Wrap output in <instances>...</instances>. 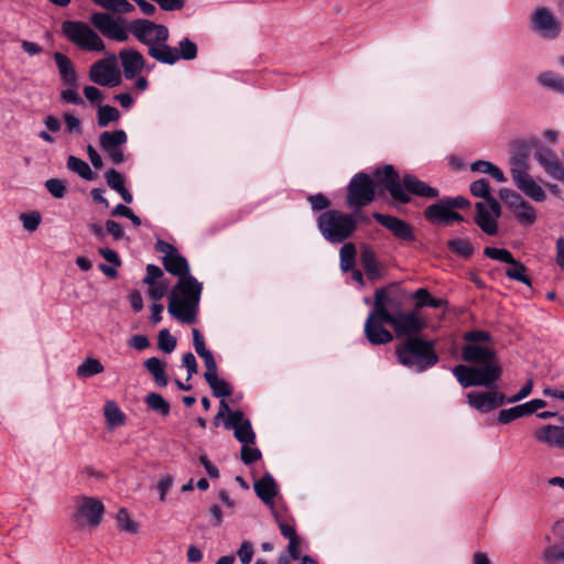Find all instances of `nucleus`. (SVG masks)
Returning <instances> with one entry per match:
<instances>
[{
	"instance_id": "50",
	"label": "nucleus",
	"mask_w": 564,
	"mask_h": 564,
	"mask_svg": "<svg viewBox=\"0 0 564 564\" xmlns=\"http://www.w3.org/2000/svg\"><path fill=\"white\" fill-rule=\"evenodd\" d=\"M23 228L30 232L35 231L41 224V215L36 212L22 213L20 215Z\"/></svg>"
},
{
	"instance_id": "11",
	"label": "nucleus",
	"mask_w": 564,
	"mask_h": 564,
	"mask_svg": "<svg viewBox=\"0 0 564 564\" xmlns=\"http://www.w3.org/2000/svg\"><path fill=\"white\" fill-rule=\"evenodd\" d=\"M375 181L366 173H357L349 182L347 205L354 208H361L369 205L376 196V185H381L377 182L376 173L373 174Z\"/></svg>"
},
{
	"instance_id": "49",
	"label": "nucleus",
	"mask_w": 564,
	"mask_h": 564,
	"mask_svg": "<svg viewBox=\"0 0 564 564\" xmlns=\"http://www.w3.org/2000/svg\"><path fill=\"white\" fill-rule=\"evenodd\" d=\"M542 558L546 563H556L564 561V549L560 545L553 544L544 549Z\"/></svg>"
},
{
	"instance_id": "60",
	"label": "nucleus",
	"mask_w": 564,
	"mask_h": 564,
	"mask_svg": "<svg viewBox=\"0 0 564 564\" xmlns=\"http://www.w3.org/2000/svg\"><path fill=\"white\" fill-rule=\"evenodd\" d=\"M173 482H174V478L171 475L163 476L161 478V480L158 482L156 488L159 490L161 501H165L166 495L170 491V489L172 488Z\"/></svg>"
},
{
	"instance_id": "13",
	"label": "nucleus",
	"mask_w": 564,
	"mask_h": 564,
	"mask_svg": "<svg viewBox=\"0 0 564 564\" xmlns=\"http://www.w3.org/2000/svg\"><path fill=\"white\" fill-rule=\"evenodd\" d=\"M388 324H390L398 337L412 336L421 332L424 327V321L419 316L415 311L402 312L393 310V300L390 297L388 303Z\"/></svg>"
},
{
	"instance_id": "24",
	"label": "nucleus",
	"mask_w": 564,
	"mask_h": 564,
	"mask_svg": "<svg viewBox=\"0 0 564 564\" xmlns=\"http://www.w3.org/2000/svg\"><path fill=\"white\" fill-rule=\"evenodd\" d=\"M564 422V416L561 419ZM539 442L564 448V425H546L534 433Z\"/></svg>"
},
{
	"instance_id": "34",
	"label": "nucleus",
	"mask_w": 564,
	"mask_h": 564,
	"mask_svg": "<svg viewBox=\"0 0 564 564\" xmlns=\"http://www.w3.org/2000/svg\"><path fill=\"white\" fill-rule=\"evenodd\" d=\"M144 367L153 376L154 381L160 387L167 384V378L165 375L164 366L162 361L156 357H151L144 361Z\"/></svg>"
},
{
	"instance_id": "21",
	"label": "nucleus",
	"mask_w": 564,
	"mask_h": 564,
	"mask_svg": "<svg viewBox=\"0 0 564 564\" xmlns=\"http://www.w3.org/2000/svg\"><path fill=\"white\" fill-rule=\"evenodd\" d=\"M373 218L386 227L391 234L403 241H413L415 239L412 227L404 220L380 213H373Z\"/></svg>"
},
{
	"instance_id": "25",
	"label": "nucleus",
	"mask_w": 564,
	"mask_h": 564,
	"mask_svg": "<svg viewBox=\"0 0 564 564\" xmlns=\"http://www.w3.org/2000/svg\"><path fill=\"white\" fill-rule=\"evenodd\" d=\"M451 207L445 199H441L436 204L430 205L424 210L425 218L435 225H448Z\"/></svg>"
},
{
	"instance_id": "42",
	"label": "nucleus",
	"mask_w": 564,
	"mask_h": 564,
	"mask_svg": "<svg viewBox=\"0 0 564 564\" xmlns=\"http://www.w3.org/2000/svg\"><path fill=\"white\" fill-rule=\"evenodd\" d=\"M448 248L451 249V251L463 258H468L473 253V248L469 241L462 238H455L449 240Z\"/></svg>"
},
{
	"instance_id": "46",
	"label": "nucleus",
	"mask_w": 564,
	"mask_h": 564,
	"mask_svg": "<svg viewBox=\"0 0 564 564\" xmlns=\"http://www.w3.org/2000/svg\"><path fill=\"white\" fill-rule=\"evenodd\" d=\"M158 346L162 351L171 354L176 347V339L167 329H162L158 336Z\"/></svg>"
},
{
	"instance_id": "53",
	"label": "nucleus",
	"mask_w": 564,
	"mask_h": 564,
	"mask_svg": "<svg viewBox=\"0 0 564 564\" xmlns=\"http://www.w3.org/2000/svg\"><path fill=\"white\" fill-rule=\"evenodd\" d=\"M253 544L250 541H243L237 551L241 564H249L253 557Z\"/></svg>"
},
{
	"instance_id": "8",
	"label": "nucleus",
	"mask_w": 564,
	"mask_h": 564,
	"mask_svg": "<svg viewBox=\"0 0 564 564\" xmlns=\"http://www.w3.org/2000/svg\"><path fill=\"white\" fill-rule=\"evenodd\" d=\"M62 29L66 37L80 50L89 52L105 50L104 41L87 23L66 21Z\"/></svg>"
},
{
	"instance_id": "59",
	"label": "nucleus",
	"mask_w": 564,
	"mask_h": 564,
	"mask_svg": "<svg viewBox=\"0 0 564 564\" xmlns=\"http://www.w3.org/2000/svg\"><path fill=\"white\" fill-rule=\"evenodd\" d=\"M199 357L204 360V364H205V367H206V371L204 373V377L208 378V377H212V376L216 375L217 373V364H216V361L214 359L213 354L208 350L205 354H200Z\"/></svg>"
},
{
	"instance_id": "40",
	"label": "nucleus",
	"mask_w": 564,
	"mask_h": 564,
	"mask_svg": "<svg viewBox=\"0 0 564 564\" xmlns=\"http://www.w3.org/2000/svg\"><path fill=\"white\" fill-rule=\"evenodd\" d=\"M105 416H106L107 423L111 427L121 425L123 423V421H124V417H123V414H122L121 410L112 401H109V402L106 403V405H105Z\"/></svg>"
},
{
	"instance_id": "27",
	"label": "nucleus",
	"mask_w": 564,
	"mask_h": 564,
	"mask_svg": "<svg viewBox=\"0 0 564 564\" xmlns=\"http://www.w3.org/2000/svg\"><path fill=\"white\" fill-rule=\"evenodd\" d=\"M54 59L63 83L67 85H76L78 77L73 62L59 52L54 53Z\"/></svg>"
},
{
	"instance_id": "15",
	"label": "nucleus",
	"mask_w": 564,
	"mask_h": 564,
	"mask_svg": "<svg viewBox=\"0 0 564 564\" xmlns=\"http://www.w3.org/2000/svg\"><path fill=\"white\" fill-rule=\"evenodd\" d=\"M89 79L96 85L116 87L121 84L122 75L116 55L95 62L89 68Z\"/></svg>"
},
{
	"instance_id": "10",
	"label": "nucleus",
	"mask_w": 564,
	"mask_h": 564,
	"mask_svg": "<svg viewBox=\"0 0 564 564\" xmlns=\"http://www.w3.org/2000/svg\"><path fill=\"white\" fill-rule=\"evenodd\" d=\"M530 30L546 41L556 40L562 32V24L554 12L544 6L536 7L529 18Z\"/></svg>"
},
{
	"instance_id": "64",
	"label": "nucleus",
	"mask_w": 564,
	"mask_h": 564,
	"mask_svg": "<svg viewBox=\"0 0 564 564\" xmlns=\"http://www.w3.org/2000/svg\"><path fill=\"white\" fill-rule=\"evenodd\" d=\"M105 230L112 236L115 240H120L124 237V231L121 226L115 220H107L105 223Z\"/></svg>"
},
{
	"instance_id": "14",
	"label": "nucleus",
	"mask_w": 564,
	"mask_h": 564,
	"mask_svg": "<svg viewBox=\"0 0 564 564\" xmlns=\"http://www.w3.org/2000/svg\"><path fill=\"white\" fill-rule=\"evenodd\" d=\"M499 196L521 226L530 227L536 221L538 214L535 208L519 193L510 188H501Z\"/></svg>"
},
{
	"instance_id": "41",
	"label": "nucleus",
	"mask_w": 564,
	"mask_h": 564,
	"mask_svg": "<svg viewBox=\"0 0 564 564\" xmlns=\"http://www.w3.org/2000/svg\"><path fill=\"white\" fill-rule=\"evenodd\" d=\"M506 274L509 279L530 284V279L527 276V268L516 259L510 263Z\"/></svg>"
},
{
	"instance_id": "36",
	"label": "nucleus",
	"mask_w": 564,
	"mask_h": 564,
	"mask_svg": "<svg viewBox=\"0 0 564 564\" xmlns=\"http://www.w3.org/2000/svg\"><path fill=\"white\" fill-rule=\"evenodd\" d=\"M118 529L120 531L135 534L139 530V524L131 518L130 513L126 508L118 510L116 516Z\"/></svg>"
},
{
	"instance_id": "18",
	"label": "nucleus",
	"mask_w": 564,
	"mask_h": 564,
	"mask_svg": "<svg viewBox=\"0 0 564 564\" xmlns=\"http://www.w3.org/2000/svg\"><path fill=\"white\" fill-rule=\"evenodd\" d=\"M93 24L107 37L123 42L129 39L123 22L107 13H96L91 17Z\"/></svg>"
},
{
	"instance_id": "28",
	"label": "nucleus",
	"mask_w": 564,
	"mask_h": 564,
	"mask_svg": "<svg viewBox=\"0 0 564 564\" xmlns=\"http://www.w3.org/2000/svg\"><path fill=\"white\" fill-rule=\"evenodd\" d=\"M254 490L259 498L265 503H272L276 496V484L270 474H265L254 482Z\"/></svg>"
},
{
	"instance_id": "37",
	"label": "nucleus",
	"mask_w": 564,
	"mask_h": 564,
	"mask_svg": "<svg viewBox=\"0 0 564 564\" xmlns=\"http://www.w3.org/2000/svg\"><path fill=\"white\" fill-rule=\"evenodd\" d=\"M205 380L213 390L214 395L217 398L229 397L232 393L230 384L227 381L219 379L217 373L205 378Z\"/></svg>"
},
{
	"instance_id": "58",
	"label": "nucleus",
	"mask_w": 564,
	"mask_h": 564,
	"mask_svg": "<svg viewBox=\"0 0 564 564\" xmlns=\"http://www.w3.org/2000/svg\"><path fill=\"white\" fill-rule=\"evenodd\" d=\"M307 199L315 212L326 209L330 205L329 199L323 194L311 195Z\"/></svg>"
},
{
	"instance_id": "29",
	"label": "nucleus",
	"mask_w": 564,
	"mask_h": 564,
	"mask_svg": "<svg viewBox=\"0 0 564 564\" xmlns=\"http://www.w3.org/2000/svg\"><path fill=\"white\" fill-rule=\"evenodd\" d=\"M470 170L476 173L488 174L495 178L498 183L507 182V177L503 172L495 164L489 161L479 160L470 165Z\"/></svg>"
},
{
	"instance_id": "54",
	"label": "nucleus",
	"mask_w": 564,
	"mask_h": 564,
	"mask_svg": "<svg viewBox=\"0 0 564 564\" xmlns=\"http://www.w3.org/2000/svg\"><path fill=\"white\" fill-rule=\"evenodd\" d=\"M529 173L528 172V161L525 156H512L510 159V173L512 181L514 182V173Z\"/></svg>"
},
{
	"instance_id": "52",
	"label": "nucleus",
	"mask_w": 564,
	"mask_h": 564,
	"mask_svg": "<svg viewBox=\"0 0 564 564\" xmlns=\"http://www.w3.org/2000/svg\"><path fill=\"white\" fill-rule=\"evenodd\" d=\"M147 285L149 286L148 294L154 301L161 300L165 295V293L169 289V283H166L164 281H160V282H155V283L147 284Z\"/></svg>"
},
{
	"instance_id": "32",
	"label": "nucleus",
	"mask_w": 564,
	"mask_h": 564,
	"mask_svg": "<svg viewBox=\"0 0 564 564\" xmlns=\"http://www.w3.org/2000/svg\"><path fill=\"white\" fill-rule=\"evenodd\" d=\"M121 115L116 107L99 105L97 108V124L100 128L108 127L111 122L119 121Z\"/></svg>"
},
{
	"instance_id": "26",
	"label": "nucleus",
	"mask_w": 564,
	"mask_h": 564,
	"mask_svg": "<svg viewBox=\"0 0 564 564\" xmlns=\"http://www.w3.org/2000/svg\"><path fill=\"white\" fill-rule=\"evenodd\" d=\"M360 262L370 280H377L381 276V268L377 261L376 252L369 246L364 245L361 247Z\"/></svg>"
},
{
	"instance_id": "16",
	"label": "nucleus",
	"mask_w": 564,
	"mask_h": 564,
	"mask_svg": "<svg viewBox=\"0 0 564 564\" xmlns=\"http://www.w3.org/2000/svg\"><path fill=\"white\" fill-rule=\"evenodd\" d=\"M477 215L475 223L479 228L489 236L498 232V219L501 215V208L495 197L489 200H481L476 204Z\"/></svg>"
},
{
	"instance_id": "17",
	"label": "nucleus",
	"mask_w": 564,
	"mask_h": 564,
	"mask_svg": "<svg viewBox=\"0 0 564 564\" xmlns=\"http://www.w3.org/2000/svg\"><path fill=\"white\" fill-rule=\"evenodd\" d=\"M127 140V133L121 129L104 131L99 134L100 148L115 164H121L124 161L121 145L126 144Z\"/></svg>"
},
{
	"instance_id": "45",
	"label": "nucleus",
	"mask_w": 564,
	"mask_h": 564,
	"mask_svg": "<svg viewBox=\"0 0 564 564\" xmlns=\"http://www.w3.org/2000/svg\"><path fill=\"white\" fill-rule=\"evenodd\" d=\"M484 253L488 258H490V259H494V260H497V261H500V262H505V263H508V264H510L514 260V258L511 254V252L509 250H507V249H499V248H495V247H487V248H485Z\"/></svg>"
},
{
	"instance_id": "57",
	"label": "nucleus",
	"mask_w": 564,
	"mask_h": 564,
	"mask_svg": "<svg viewBox=\"0 0 564 564\" xmlns=\"http://www.w3.org/2000/svg\"><path fill=\"white\" fill-rule=\"evenodd\" d=\"M59 97H61V100L65 104L77 105V106L84 104V100L80 97V95L77 93V90H75L73 88L63 89L61 91Z\"/></svg>"
},
{
	"instance_id": "38",
	"label": "nucleus",
	"mask_w": 564,
	"mask_h": 564,
	"mask_svg": "<svg viewBox=\"0 0 564 564\" xmlns=\"http://www.w3.org/2000/svg\"><path fill=\"white\" fill-rule=\"evenodd\" d=\"M538 82L544 87H549L564 94V78L553 72L540 74L538 76Z\"/></svg>"
},
{
	"instance_id": "33",
	"label": "nucleus",
	"mask_w": 564,
	"mask_h": 564,
	"mask_svg": "<svg viewBox=\"0 0 564 564\" xmlns=\"http://www.w3.org/2000/svg\"><path fill=\"white\" fill-rule=\"evenodd\" d=\"M67 169L69 171H72L73 173H76L77 175H79L82 178H84L86 181H91L95 178V174L91 171L88 163L77 156H74V155L68 156Z\"/></svg>"
},
{
	"instance_id": "23",
	"label": "nucleus",
	"mask_w": 564,
	"mask_h": 564,
	"mask_svg": "<svg viewBox=\"0 0 564 564\" xmlns=\"http://www.w3.org/2000/svg\"><path fill=\"white\" fill-rule=\"evenodd\" d=\"M513 183L528 198L536 203H542L547 197L545 189L530 173L516 172Z\"/></svg>"
},
{
	"instance_id": "3",
	"label": "nucleus",
	"mask_w": 564,
	"mask_h": 564,
	"mask_svg": "<svg viewBox=\"0 0 564 564\" xmlns=\"http://www.w3.org/2000/svg\"><path fill=\"white\" fill-rule=\"evenodd\" d=\"M377 182L383 184L386 189L397 203L406 204L411 195L423 198H435L438 191L411 174H404L401 178L392 165H386L376 170Z\"/></svg>"
},
{
	"instance_id": "44",
	"label": "nucleus",
	"mask_w": 564,
	"mask_h": 564,
	"mask_svg": "<svg viewBox=\"0 0 564 564\" xmlns=\"http://www.w3.org/2000/svg\"><path fill=\"white\" fill-rule=\"evenodd\" d=\"M64 123H65V132L72 135H82L83 128L82 122L78 117L70 112H65L63 115Z\"/></svg>"
},
{
	"instance_id": "1",
	"label": "nucleus",
	"mask_w": 564,
	"mask_h": 564,
	"mask_svg": "<svg viewBox=\"0 0 564 564\" xmlns=\"http://www.w3.org/2000/svg\"><path fill=\"white\" fill-rule=\"evenodd\" d=\"M163 264L167 272L178 276V282L169 296L167 312L182 323L194 322L202 284L189 274L187 260L178 251L163 257Z\"/></svg>"
},
{
	"instance_id": "22",
	"label": "nucleus",
	"mask_w": 564,
	"mask_h": 564,
	"mask_svg": "<svg viewBox=\"0 0 564 564\" xmlns=\"http://www.w3.org/2000/svg\"><path fill=\"white\" fill-rule=\"evenodd\" d=\"M119 59L121 62L123 76L126 79L137 77L145 65L143 55L132 47L123 48L119 52Z\"/></svg>"
},
{
	"instance_id": "2",
	"label": "nucleus",
	"mask_w": 564,
	"mask_h": 564,
	"mask_svg": "<svg viewBox=\"0 0 564 564\" xmlns=\"http://www.w3.org/2000/svg\"><path fill=\"white\" fill-rule=\"evenodd\" d=\"M463 359L474 366L458 365L452 370L463 388H492L502 375V366L492 345L466 344L462 349Z\"/></svg>"
},
{
	"instance_id": "5",
	"label": "nucleus",
	"mask_w": 564,
	"mask_h": 564,
	"mask_svg": "<svg viewBox=\"0 0 564 564\" xmlns=\"http://www.w3.org/2000/svg\"><path fill=\"white\" fill-rule=\"evenodd\" d=\"M357 218L368 221L356 210L346 214L336 209L322 213L317 218V227L322 236L330 243H341L352 236L357 229Z\"/></svg>"
},
{
	"instance_id": "7",
	"label": "nucleus",
	"mask_w": 564,
	"mask_h": 564,
	"mask_svg": "<svg viewBox=\"0 0 564 564\" xmlns=\"http://www.w3.org/2000/svg\"><path fill=\"white\" fill-rule=\"evenodd\" d=\"M390 295L384 289L375 293L373 310L368 314L365 323V335L372 345L388 344L393 339L392 334L382 324H388V303Z\"/></svg>"
},
{
	"instance_id": "35",
	"label": "nucleus",
	"mask_w": 564,
	"mask_h": 564,
	"mask_svg": "<svg viewBox=\"0 0 564 564\" xmlns=\"http://www.w3.org/2000/svg\"><path fill=\"white\" fill-rule=\"evenodd\" d=\"M356 246L352 242H347L340 248V269L344 272H348L354 269L356 263Z\"/></svg>"
},
{
	"instance_id": "56",
	"label": "nucleus",
	"mask_w": 564,
	"mask_h": 564,
	"mask_svg": "<svg viewBox=\"0 0 564 564\" xmlns=\"http://www.w3.org/2000/svg\"><path fill=\"white\" fill-rule=\"evenodd\" d=\"M249 445L250 444H243L241 449V459L247 465L254 463L261 457L260 451Z\"/></svg>"
},
{
	"instance_id": "43",
	"label": "nucleus",
	"mask_w": 564,
	"mask_h": 564,
	"mask_svg": "<svg viewBox=\"0 0 564 564\" xmlns=\"http://www.w3.org/2000/svg\"><path fill=\"white\" fill-rule=\"evenodd\" d=\"M470 193L475 197L482 198V200H489L491 195L489 182L486 178H479L470 184Z\"/></svg>"
},
{
	"instance_id": "47",
	"label": "nucleus",
	"mask_w": 564,
	"mask_h": 564,
	"mask_svg": "<svg viewBox=\"0 0 564 564\" xmlns=\"http://www.w3.org/2000/svg\"><path fill=\"white\" fill-rule=\"evenodd\" d=\"M45 188L55 198H63L66 194V183L59 178L47 180Z\"/></svg>"
},
{
	"instance_id": "19",
	"label": "nucleus",
	"mask_w": 564,
	"mask_h": 564,
	"mask_svg": "<svg viewBox=\"0 0 564 564\" xmlns=\"http://www.w3.org/2000/svg\"><path fill=\"white\" fill-rule=\"evenodd\" d=\"M475 391L467 394L468 404L480 413H488L506 403V398L502 393L491 390Z\"/></svg>"
},
{
	"instance_id": "48",
	"label": "nucleus",
	"mask_w": 564,
	"mask_h": 564,
	"mask_svg": "<svg viewBox=\"0 0 564 564\" xmlns=\"http://www.w3.org/2000/svg\"><path fill=\"white\" fill-rule=\"evenodd\" d=\"M415 300L417 302V306L441 307L443 304L442 300L432 297L425 289H419L415 292Z\"/></svg>"
},
{
	"instance_id": "39",
	"label": "nucleus",
	"mask_w": 564,
	"mask_h": 564,
	"mask_svg": "<svg viewBox=\"0 0 564 564\" xmlns=\"http://www.w3.org/2000/svg\"><path fill=\"white\" fill-rule=\"evenodd\" d=\"M145 403L151 410L162 415H167L170 412V404L159 393H149L145 398Z\"/></svg>"
},
{
	"instance_id": "51",
	"label": "nucleus",
	"mask_w": 564,
	"mask_h": 564,
	"mask_svg": "<svg viewBox=\"0 0 564 564\" xmlns=\"http://www.w3.org/2000/svg\"><path fill=\"white\" fill-rule=\"evenodd\" d=\"M105 178L107 181L108 186L118 192L123 188V177L117 172L115 169H110L105 173Z\"/></svg>"
},
{
	"instance_id": "9",
	"label": "nucleus",
	"mask_w": 564,
	"mask_h": 564,
	"mask_svg": "<svg viewBox=\"0 0 564 564\" xmlns=\"http://www.w3.org/2000/svg\"><path fill=\"white\" fill-rule=\"evenodd\" d=\"M105 507L102 502L94 497L78 496L74 500L72 519L80 528H96L100 524Z\"/></svg>"
},
{
	"instance_id": "62",
	"label": "nucleus",
	"mask_w": 564,
	"mask_h": 564,
	"mask_svg": "<svg viewBox=\"0 0 564 564\" xmlns=\"http://www.w3.org/2000/svg\"><path fill=\"white\" fill-rule=\"evenodd\" d=\"M163 271L161 268L154 264H148L147 267V275L143 279L144 284H152L155 282H160V278H162Z\"/></svg>"
},
{
	"instance_id": "55",
	"label": "nucleus",
	"mask_w": 564,
	"mask_h": 564,
	"mask_svg": "<svg viewBox=\"0 0 564 564\" xmlns=\"http://www.w3.org/2000/svg\"><path fill=\"white\" fill-rule=\"evenodd\" d=\"M464 338L467 341V344H469V343H481L482 345H491L489 343V340H490L489 333L484 332V330L468 332V333L465 334Z\"/></svg>"
},
{
	"instance_id": "63",
	"label": "nucleus",
	"mask_w": 564,
	"mask_h": 564,
	"mask_svg": "<svg viewBox=\"0 0 564 564\" xmlns=\"http://www.w3.org/2000/svg\"><path fill=\"white\" fill-rule=\"evenodd\" d=\"M533 380L529 379L527 383L518 391L517 394L506 399V403H516L525 399L532 391Z\"/></svg>"
},
{
	"instance_id": "4",
	"label": "nucleus",
	"mask_w": 564,
	"mask_h": 564,
	"mask_svg": "<svg viewBox=\"0 0 564 564\" xmlns=\"http://www.w3.org/2000/svg\"><path fill=\"white\" fill-rule=\"evenodd\" d=\"M129 31L144 45L148 46V54L162 64H175V56L171 46L166 43L169 40V30L162 24L152 21L139 19L130 22Z\"/></svg>"
},
{
	"instance_id": "20",
	"label": "nucleus",
	"mask_w": 564,
	"mask_h": 564,
	"mask_svg": "<svg viewBox=\"0 0 564 564\" xmlns=\"http://www.w3.org/2000/svg\"><path fill=\"white\" fill-rule=\"evenodd\" d=\"M225 427L234 430L235 437L242 444H254L256 435L249 420H247L240 410L230 413V417L225 421Z\"/></svg>"
},
{
	"instance_id": "6",
	"label": "nucleus",
	"mask_w": 564,
	"mask_h": 564,
	"mask_svg": "<svg viewBox=\"0 0 564 564\" xmlns=\"http://www.w3.org/2000/svg\"><path fill=\"white\" fill-rule=\"evenodd\" d=\"M397 357L401 365L422 372L437 364L438 357L433 349V341L409 337L397 347Z\"/></svg>"
},
{
	"instance_id": "61",
	"label": "nucleus",
	"mask_w": 564,
	"mask_h": 564,
	"mask_svg": "<svg viewBox=\"0 0 564 564\" xmlns=\"http://www.w3.org/2000/svg\"><path fill=\"white\" fill-rule=\"evenodd\" d=\"M519 417H521V415L517 409V405L509 409H503L498 414V421L502 424H508Z\"/></svg>"
},
{
	"instance_id": "12",
	"label": "nucleus",
	"mask_w": 564,
	"mask_h": 564,
	"mask_svg": "<svg viewBox=\"0 0 564 564\" xmlns=\"http://www.w3.org/2000/svg\"><path fill=\"white\" fill-rule=\"evenodd\" d=\"M530 147L534 149L533 159L544 173L556 181L564 182V151L558 156L552 149L543 145L540 140H530Z\"/></svg>"
},
{
	"instance_id": "31",
	"label": "nucleus",
	"mask_w": 564,
	"mask_h": 564,
	"mask_svg": "<svg viewBox=\"0 0 564 564\" xmlns=\"http://www.w3.org/2000/svg\"><path fill=\"white\" fill-rule=\"evenodd\" d=\"M171 51L175 56V63L180 59L192 61L197 56L196 44L187 37L180 41L178 48L171 46Z\"/></svg>"
},
{
	"instance_id": "30",
	"label": "nucleus",
	"mask_w": 564,
	"mask_h": 564,
	"mask_svg": "<svg viewBox=\"0 0 564 564\" xmlns=\"http://www.w3.org/2000/svg\"><path fill=\"white\" fill-rule=\"evenodd\" d=\"M104 371V366L97 358H86L80 365L76 368V376L79 379H88L96 375H99Z\"/></svg>"
}]
</instances>
